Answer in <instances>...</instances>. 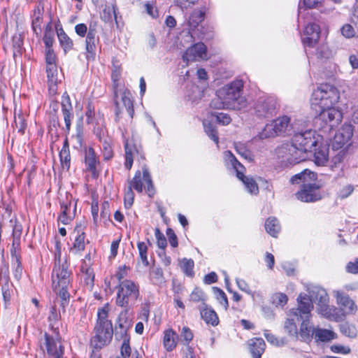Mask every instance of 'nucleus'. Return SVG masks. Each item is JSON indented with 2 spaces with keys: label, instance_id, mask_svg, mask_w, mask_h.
Masks as SVG:
<instances>
[{
  "label": "nucleus",
  "instance_id": "f257e3e1",
  "mask_svg": "<svg viewBox=\"0 0 358 358\" xmlns=\"http://www.w3.org/2000/svg\"><path fill=\"white\" fill-rule=\"evenodd\" d=\"M306 122L297 131L292 134V143H283L276 149L278 157L284 155L301 156L303 154L313 155V157H328L329 145L322 141L315 131L306 129Z\"/></svg>",
  "mask_w": 358,
  "mask_h": 358
},
{
  "label": "nucleus",
  "instance_id": "f03ea898",
  "mask_svg": "<svg viewBox=\"0 0 358 358\" xmlns=\"http://www.w3.org/2000/svg\"><path fill=\"white\" fill-rule=\"evenodd\" d=\"M304 124L302 119L292 118L288 115H282L266 124L259 134V139L273 138L277 136H290Z\"/></svg>",
  "mask_w": 358,
  "mask_h": 358
},
{
  "label": "nucleus",
  "instance_id": "7ed1b4c3",
  "mask_svg": "<svg viewBox=\"0 0 358 358\" xmlns=\"http://www.w3.org/2000/svg\"><path fill=\"white\" fill-rule=\"evenodd\" d=\"M243 82L242 80H235L225 85L217 91V96L227 109L241 110L247 106V99L243 96Z\"/></svg>",
  "mask_w": 358,
  "mask_h": 358
},
{
  "label": "nucleus",
  "instance_id": "20e7f679",
  "mask_svg": "<svg viewBox=\"0 0 358 358\" xmlns=\"http://www.w3.org/2000/svg\"><path fill=\"white\" fill-rule=\"evenodd\" d=\"M108 308L104 306L98 309L97 321L94 329V336L90 340V345L96 349H101L110 343L113 338V325L108 320Z\"/></svg>",
  "mask_w": 358,
  "mask_h": 358
},
{
  "label": "nucleus",
  "instance_id": "39448f33",
  "mask_svg": "<svg viewBox=\"0 0 358 358\" xmlns=\"http://www.w3.org/2000/svg\"><path fill=\"white\" fill-rule=\"evenodd\" d=\"M340 99L336 87L328 84H322L315 89L311 96V106L315 110L320 108H329L335 106Z\"/></svg>",
  "mask_w": 358,
  "mask_h": 358
},
{
  "label": "nucleus",
  "instance_id": "423d86ee",
  "mask_svg": "<svg viewBox=\"0 0 358 358\" xmlns=\"http://www.w3.org/2000/svg\"><path fill=\"white\" fill-rule=\"evenodd\" d=\"M115 303L122 308L130 307L139 296L138 286L130 280H124L118 284Z\"/></svg>",
  "mask_w": 358,
  "mask_h": 358
},
{
  "label": "nucleus",
  "instance_id": "0eeeda50",
  "mask_svg": "<svg viewBox=\"0 0 358 358\" xmlns=\"http://www.w3.org/2000/svg\"><path fill=\"white\" fill-rule=\"evenodd\" d=\"M39 347L44 352L46 350L50 358H63L64 347L57 338L45 332L38 340Z\"/></svg>",
  "mask_w": 358,
  "mask_h": 358
},
{
  "label": "nucleus",
  "instance_id": "6e6552de",
  "mask_svg": "<svg viewBox=\"0 0 358 358\" xmlns=\"http://www.w3.org/2000/svg\"><path fill=\"white\" fill-rule=\"evenodd\" d=\"M70 277L71 272L69 271V266L66 262H61L60 252L59 251V259L55 262L52 272V287H69L71 282Z\"/></svg>",
  "mask_w": 358,
  "mask_h": 358
},
{
  "label": "nucleus",
  "instance_id": "1a4fd4ad",
  "mask_svg": "<svg viewBox=\"0 0 358 358\" xmlns=\"http://www.w3.org/2000/svg\"><path fill=\"white\" fill-rule=\"evenodd\" d=\"M277 104V99L274 96H260L254 103V114L262 118L272 116L275 112Z\"/></svg>",
  "mask_w": 358,
  "mask_h": 358
},
{
  "label": "nucleus",
  "instance_id": "9d476101",
  "mask_svg": "<svg viewBox=\"0 0 358 358\" xmlns=\"http://www.w3.org/2000/svg\"><path fill=\"white\" fill-rule=\"evenodd\" d=\"M320 187L315 183H304L301 189L296 192V198L303 202H315L322 199L319 191Z\"/></svg>",
  "mask_w": 358,
  "mask_h": 358
},
{
  "label": "nucleus",
  "instance_id": "9b49d317",
  "mask_svg": "<svg viewBox=\"0 0 358 358\" xmlns=\"http://www.w3.org/2000/svg\"><path fill=\"white\" fill-rule=\"evenodd\" d=\"M298 307L290 310L291 313L297 317V319L310 318L311 311L313 309V302L306 294H300L297 297Z\"/></svg>",
  "mask_w": 358,
  "mask_h": 358
},
{
  "label": "nucleus",
  "instance_id": "f8f14e48",
  "mask_svg": "<svg viewBox=\"0 0 358 358\" xmlns=\"http://www.w3.org/2000/svg\"><path fill=\"white\" fill-rule=\"evenodd\" d=\"M320 27L317 24H308L301 35V41L305 47L313 48L320 39Z\"/></svg>",
  "mask_w": 358,
  "mask_h": 358
},
{
  "label": "nucleus",
  "instance_id": "ddd939ff",
  "mask_svg": "<svg viewBox=\"0 0 358 358\" xmlns=\"http://www.w3.org/2000/svg\"><path fill=\"white\" fill-rule=\"evenodd\" d=\"M352 135L353 126L350 124H344L334 136L332 148L336 150L342 148L350 142Z\"/></svg>",
  "mask_w": 358,
  "mask_h": 358
},
{
  "label": "nucleus",
  "instance_id": "4468645a",
  "mask_svg": "<svg viewBox=\"0 0 358 358\" xmlns=\"http://www.w3.org/2000/svg\"><path fill=\"white\" fill-rule=\"evenodd\" d=\"M317 111L320 112V119L328 124L330 129H332L341 121L342 114L335 108V106L329 108H317Z\"/></svg>",
  "mask_w": 358,
  "mask_h": 358
},
{
  "label": "nucleus",
  "instance_id": "2eb2a0df",
  "mask_svg": "<svg viewBox=\"0 0 358 358\" xmlns=\"http://www.w3.org/2000/svg\"><path fill=\"white\" fill-rule=\"evenodd\" d=\"M206 46L203 43H198L189 47L182 56L184 61L190 62L206 59Z\"/></svg>",
  "mask_w": 358,
  "mask_h": 358
},
{
  "label": "nucleus",
  "instance_id": "dca6fc26",
  "mask_svg": "<svg viewBox=\"0 0 358 358\" xmlns=\"http://www.w3.org/2000/svg\"><path fill=\"white\" fill-rule=\"evenodd\" d=\"M121 102L115 101L117 111L116 115L118 116L119 113H122L123 108H125L129 116L132 118L134 115V106L131 94L129 90L125 89L121 93Z\"/></svg>",
  "mask_w": 358,
  "mask_h": 358
},
{
  "label": "nucleus",
  "instance_id": "f3484780",
  "mask_svg": "<svg viewBox=\"0 0 358 358\" xmlns=\"http://www.w3.org/2000/svg\"><path fill=\"white\" fill-rule=\"evenodd\" d=\"M256 139L245 143L238 142L234 143V148L241 157H252L256 155Z\"/></svg>",
  "mask_w": 358,
  "mask_h": 358
},
{
  "label": "nucleus",
  "instance_id": "a211bd4d",
  "mask_svg": "<svg viewBox=\"0 0 358 358\" xmlns=\"http://www.w3.org/2000/svg\"><path fill=\"white\" fill-rule=\"evenodd\" d=\"M337 301L341 306L343 315L354 314L357 311V306L348 295L338 294Z\"/></svg>",
  "mask_w": 358,
  "mask_h": 358
},
{
  "label": "nucleus",
  "instance_id": "6ab92c4d",
  "mask_svg": "<svg viewBox=\"0 0 358 358\" xmlns=\"http://www.w3.org/2000/svg\"><path fill=\"white\" fill-rule=\"evenodd\" d=\"M96 30L95 29H92L91 27L87 34L86 41H85V46L87 51V59H94L96 55V41H97L95 38Z\"/></svg>",
  "mask_w": 358,
  "mask_h": 358
},
{
  "label": "nucleus",
  "instance_id": "aec40b11",
  "mask_svg": "<svg viewBox=\"0 0 358 358\" xmlns=\"http://www.w3.org/2000/svg\"><path fill=\"white\" fill-rule=\"evenodd\" d=\"M201 318L209 324L215 327L219 323V319L215 311L206 303L199 307Z\"/></svg>",
  "mask_w": 358,
  "mask_h": 358
},
{
  "label": "nucleus",
  "instance_id": "412c9836",
  "mask_svg": "<svg viewBox=\"0 0 358 358\" xmlns=\"http://www.w3.org/2000/svg\"><path fill=\"white\" fill-rule=\"evenodd\" d=\"M249 350L253 358H261L265 350V342L262 338H253L248 341Z\"/></svg>",
  "mask_w": 358,
  "mask_h": 358
},
{
  "label": "nucleus",
  "instance_id": "4be33fe9",
  "mask_svg": "<svg viewBox=\"0 0 358 358\" xmlns=\"http://www.w3.org/2000/svg\"><path fill=\"white\" fill-rule=\"evenodd\" d=\"M309 297L313 302L317 303L329 301V298L326 290L320 287L315 286L308 291Z\"/></svg>",
  "mask_w": 358,
  "mask_h": 358
},
{
  "label": "nucleus",
  "instance_id": "5701e85b",
  "mask_svg": "<svg viewBox=\"0 0 358 358\" xmlns=\"http://www.w3.org/2000/svg\"><path fill=\"white\" fill-rule=\"evenodd\" d=\"M125 157H136L142 155V147L141 143L134 139L127 140L125 142Z\"/></svg>",
  "mask_w": 358,
  "mask_h": 358
},
{
  "label": "nucleus",
  "instance_id": "b1692460",
  "mask_svg": "<svg viewBox=\"0 0 358 358\" xmlns=\"http://www.w3.org/2000/svg\"><path fill=\"white\" fill-rule=\"evenodd\" d=\"M69 287L59 286V287H52L54 292L57 295V300L59 301L62 312H65V308L69 305L70 294L68 292Z\"/></svg>",
  "mask_w": 358,
  "mask_h": 358
},
{
  "label": "nucleus",
  "instance_id": "393cba45",
  "mask_svg": "<svg viewBox=\"0 0 358 358\" xmlns=\"http://www.w3.org/2000/svg\"><path fill=\"white\" fill-rule=\"evenodd\" d=\"M163 341L166 350L171 352L176 347L178 336L173 330L168 329L164 332Z\"/></svg>",
  "mask_w": 358,
  "mask_h": 358
},
{
  "label": "nucleus",
  "instance_id": "a878e982",
  "mask_svg": "<svg viewBox=\"0 0 358 358\" xmlns=\"http://www.w3.org/2000/svg\"><path fill=\"white\" fill-rule=\"evenodd\" d=\"M55 29L57 31L58 39L59 41L61 46L63 48L64 51H67L72 48L73 47V41L71 39L67 36V34L64 32L60 24H57L55 25Z\"/></svg>",
  "mask_w": 358,
  "mask_h": 358
},
{
  "label": "nucleus",
  "instance_id": "bb28decb",
  "mask_svg": "<svg viewBox=\"0 0 358 358\" xmlns=\"http://www.w3.org/2000/svg\"><path fill=\"white\" fill-rule=\"evenodd\" d=\"M117 7L115 4L106 5L100 14L101 19L105 22L110 23L114 20L117 22Z\"/></svg>",
  "mask_w": 358,
  "mask_h": 358
},
{
  "label": "nucleus",
  "instance_id": "cd10ccee",
  "mask_svg": "<svg viewBox=\"0 0 358 358\" xmlns=\"http://www.w3.org/2000/svg\"><path fill=\"white\" fill-rule=\"evenodd\" d=\"M329 301L320 302L317 303V312L321 315L328 319H335L336 316V308L329 306Z\"/></svg>",
  "mask_w": 358,
  "mask_h": 358
},
{
  "label": "nucleus",
  "instance_id": "c85d7f7f",
  "mask_svg": "<svg viewBox=\"0 0 358 358\" xmlns=\"http://www.w3.org/2000/svg\"><path fill=\"white\" fill-rule=\"evenodd\" d=\"M301 320L303 321L300 327L299 335L303 341H306L314 336L313 332L315 331V329H314L312 325H310V318H303Z\"/></svg>",
  "mask_w": 358,
  "mask_h": 358
},
{
  "label": "nucleus",
  "instance_id": "c756f323",
  "mask_svg": "<svg viewBox=\"0 0 358 358\" xmlns=\"http://www.w3.org/2000/svg\"><path fill=\"white\" fill-rule=\"evenodd\" d=\"M144 183L143 172L141 173L139 170L135 173V176L131 180H128V187L131 189H134L139 193L143 192Z\"/></svg>",
  "mask_w": 358,
  "mask_h": 358
},
{
  "label": "nucleus",
  "instance_id": "7c9ffc66",
  "mask_svg": "<svg viewBox=\"0 0 358 358\" xmlns=\"http://www.w3.org/2000/svg\"><path fill=\"white\" fill-rule=\"evenodd\" d=\"M265 229L271 236L277 237V235L280 231L281 227L279 221L275 217H271L266 220Z\"/></svg>",
  "mask_w": 358,
  "mask_h": 358
},
{
  "label": "nucleus",
  "instance_id": "2f4dec72",
  "mask_svg": "<svg viewBox=\"0 0 358 358\" xmlns=\"http://www.w3.org/2000/svg\"><path fill=\"white\" fill-rule=\"evenodd\" d=\"M308 178L310 180H313L315 178V174L308 169H305L303 171L292 176L290 179V182L292 184H298L300 182H303V184L307 183Z\"/></svg>",
  "mask_w": 358,
  "mask_h": 358
},
{
  "label": "nucleus",
  "instance_id": "473e14b6",
  "mask_svg": "<svg viewBox=\"0 0 358 358\" xmlns=\"http://www.w3.org/2000/svg\"><path fill=\"white\" fill-rule=\"evenodd\" d=\"M313 334L317 341L322 342L329 341L334 338V333L327 329H315Z\"/></svg>",
  "mask_w": 358,
  "mask_h": 358
},
{
  "label": "nucleus",
  "instance_id": "72a5a7b5",
  "mask_svg": "<svg viewBox=\"0 0 358 358\" xmlns=\"http://www.w3.org/2000/svg\"><path fill=\"white\" fill-rule=\"evenodd\" d=\"M46 73L50 88L56 87L58 83V70L57 66L46 67Z\"/></svg>",
  "mask_w": 358,
  "mask_h": 358
},
{
  "label": "nucleus",
  "instance_id": "f704fd0d",
  "mask_svg": "<svg viewBox=\"0 0 358 358\" xmlns=\"http://www.w3.org/2000/svg\"><path fill=\"white\" fill-rule=\"evenodd\" d=\"M85 234L84 232H78L77 236L75 238V241L73 244V247L70 248V250L73 253L80 252L85 250Z\"/></svg>",
  "mask_w": 358,
  "mask_h": 358
},
{
  "label": "nucleus",
  "instance_id": "c9c22d12",
  "mask_svg": "<svg viewBox=\"0 0 358 358\" xmlns=\"http://www.w3.org/2000/svg\"><path fill=\"white\" fill-rule=\"evenodd\" d=\"M205 13L200 10H194L189 18V27L192 29L196 28L203 20Z\"/></svg>",
  "mask_w": 358,
  "mask_h": 358
},
{
  "label": "nucleus",
  "instance_id": "e433bc0d",
  "mask_svg": "<svg viewBox=\"0 0 358 358\" xmlns=\"http://www.w3.org/2000/svg\"><path fill=\"white\" fill-rule=\"evenodd\" d=\"M86 171L92 173V175L94 178H96L99 175V162L96 159V158H85L84 159Z\"/></svg>",
  "mask_w": 358,
  "mask_h": 358
},
{
  "label": "nucleus",
  "instance_id": "4c0bfd02",
  "mask_svg": "<svg viewBox=\"0 0 358 358\" xmlns=\"http://www.w3.org/2000/svg\"><path fill=\"white\" fill-rule=\"evenodd\" d=\"M143 178L145 182L144 187L145 188L146 192L150 197H152L155 194V189L153 183L151 179V176L148 170L146 168L143 169Z\"/></svg>",
  "mask_w": 358,
  "mask_h": 358
},
{
  "label": "nucleus",
  "instance_id": "58836bf2",
  "mask_svg": "<svg viewBox=\"0 0 358 358\" xmlns=\"http://www.w3.org/2000/svg\"><path fill=\"white\" fill-rule=\"evenodd\" d=\"M341 158H332V159H336L334 162H330L329 158H315L314 162L318 166H330L331 170H334L335 167H337V165L341 164Z\"/></svg>",
  "mask_w": 358,
  "mask_h": 358
},
{
  "label": "nucleus",
  "instance_id": "ea45409f",
  "mask_svg": "<svg viewBox=\"0 0 358 358\" xmlns=\"http://www.w3.org/2000/svg\"><path fill=\"white\" fill-rule=\"evenodd\" d=\"M204 131L209 138L213 140L215 143H218L219 138L217 136V131L215 127L207 121L203 122Z\"/></svg>",
  "mask_w": 358,
  "mask_h": 358
},
{
  "label": "nucleus",
  "instance_id": "a19ab883",
  "mask_svg": "<svg viewBox=\"0 0 358 358\" xmlns=\"http://www.w3.org/2000/svg\"><path fill=\"white\" fill-rule=\"evenodd\" d=\"M193 339V333L187 327H183L180 331L178 342L182 343L184 345H187Z\"/></svg>",
  "mask_w": 358,
  "mask_h": 358
},
{
  "label": "nucleus",
  "instance_id": "79ce46f5",
  "mask_svg": "<svg viewBox=\"0 0 358 358\" xmlns=\"http://www.w3.org/2000/svg\"><path fill=\"white\" fill-rule=\"evenodd\" d=\"M42 9L39 6L35 7L32 16V29L36 33V28H40L42 22Z\"/></svg>",
  "mask_w": 358,
  "mask_h": 358
},
{
  "label": "nucleus",
  "instance_id": "37998d69",
  "mask_svg": "<svg viewBox=\"0 0 358 358\" xmlns=\"http://www.w3.org/2000/svg\"><path fill=\"white\" fill-rule=\"evenodd\" d=\"M241 180L243 182L249 193L257 194L259 192L258 185L252 178L245 177Z\"/></svg>",
  "mask_w": 358,
  "mask_h": 358
},
{
  "label": "nucleus",
  "instance_id": "c03bdc74",
  "mask_svg": "<svg viewBox=\"0 0 358 358\" xmlns=\"http://www.w3.org/2000/svg\"><path fill=\"white\" fill-rule=\"evenodd\" d=\"M213 294L216 299L227 310L229 306L228 299L225 293L220 288L217 287H213Z\"/></svg>",
  "mask_w": 358,
  "mask_h": 358
},
{
  "label": "nucleus",
  "instance_id": "a18cd8bd",
  "mask_svg": "<svg viewBox=\"0 0 358 358\" xmlns=\"http://www.w3.org/2000/svg\"><path fill=\"white\" fill-rule=\"evenodd\" d=\"M230 163L236 173L237 178L239 180L244 179L246 177L244 175L245 171L244 166L237 160V158H231Z\"/></svg>",
  "mask_w": 358,
  "mask_h": 358
},
{
  "label": "nucleus",
  "instance_id": "49530a36",
  "mask_svg": "<svg viewBox=\"0 0 358 358\" xmlns=\"http://www.w3.org/2000/svg\"><path fill=\"white\" fill-rule=\"evenodd\" d=\"M48 319L50 322V327L55 331L58 328L55 327V326L57 324L59 320L60 319V314L57 313L55 306H53L50 308Z\"/></svg>",
  "mask_w": 358,
  "mask_h": 358
},
{
  "label": "nucleus",
  "instance_id": "de8ad7c7",
  "mask_svg": "<svg viewBox=\"0 0 358 358\" xmlns=\"http://www.w3.org/2000/svg\"><path fill=\"white\" fill-rule=\"evenodd\" d=\"M284 329L285 332L290 336H298V329L292 319H287L285 322Z\"/></svg>",
  "mask_w": 358,
  "mask_h": 358
},
{
  "label": "nucleus",
  "instance_id": "09e8293b",
  "mask_svg": "<svg viewBox=\"0 0 358 358\" xmlns=\"http://www.w3.org/2000/svg\"><path fill=\"white\" fill-rule=\"evenodd\" d=\"M129 325L118 324V329H116L115 336L117 340H122L124 342L127 338L130 341V336L127 334Z\"/></svg>",
  "mask_w": 358,
  "mask_h": 358
},
{
  "label": "nucleus",
  "instance_id": "8fccbe9b",
  "mask_svg": "<svg viewBox=\"0 0 358 358\" xmlns=\"http://www.w3.org/2000/svg\"><path fill=\"white\" fill-rule=\"evenodd\" d=\"M194 263L192 259L184 258L182 260V270L187 276L192 277L194 275Z\"/></svg>",
  "mask_w": 358,
  "mask_h": 358
},
{
  "label": "nucleus",
  "instance_id": "3c124183",
  "mask_svg": "<svg viewBox=\"0 0 358 358\" xmlns=\"http://www.w3.org/2000/svg\"><path fill=\"white\" fill-rule=\"evenodd\" d=\"M100 148L103 152V157H113V150L111 147V140L110 138H104L100 141Z\"/></svg>",
  "mask_w": 358,
  "mask_h": 358
},
{
  "label": "nucleus",
  "instance_id": "603ef678",
  "mask_svg": "<svg viewBox=\"0 0 358 358\" xmlns=\"http://www.w3.org/2000/svg\"><path fill=\"white\" fill-rule=\"evenodd\" d=\"M189 297L190 301L195 303L201 302L202 304L205 303V301L206 300V296L204 294V292L197 287L192 291Z\"/></svg>",
  "mask_w": 358,
  "mask_h": 358
},
{
  "label": "nucleus",
  "instance_id": "864d4df0",
  "mask_svg": "<svg viewBox=\"0 0 358 358\" xmlns=\"http://www.w3.org/2000/svg\"><path fill=\"white\" fill-rule=\"evenodd\" d=\"M264 335L267 341L273 345L282 346L286 343V341L284 338L279 340L277 337H275V335L270 333L268 330H264Z\"/></svg>",
  "mask_w": 358,
  "mask_h": 358
},
{
  "label": "nucleus",
  "instance_id": "5fc2aeb1",
  "mask_svg": "<svg viewBox=\"0 0 358 358\" xmlns=\"http://www.w3.org/2000/svg\"><path fill=\"white\" fill-rule=\"evenodd\" d=\"M137 247L139 252V256L143 264L145 266H148L149 262L147 257L148 246L144 242H138L137 244Z\"/></svg>",
  "mask_w": 358,
  "mask_h": 358
},
{
  "label": "nucleus",
  "instance_id": "6e6d98bb",
  "mask_svg": "<svg viewBox=\"0 0 358 358\" xmlns=\"http://www.w3.org/2000/svg\"><path fill=\"white\" fill-rule=\"evenodd\" d=\"M341 331L348 337L351 338H356L357 336V331L356 328L348 324H343L341 325Z\"/></svg>",
  "mask_w": 358,
  "mask_h": 358
},
{
  "label": "nucleus",
  "instance_id": "4d7b16f0",
  "mask_svg": "<svg viewBox=\"0 0 358 358\" xmlns=\"http://www.w3.org/2000/svg\"><path fill=\"white\" fill-rule=\"evenodd\" d=\"M322 0H303V5L301 2L299 4V17L302 13L303 6L307 8H316L321 3Z\"/></svg>",
  "mask_w": 358,
  "mask_h": 358
},
{
  "label": "nucleus",
  "instance_id": "13d9d810",
  "mask_svg": "<svg viewBox=\"0 0 358 358\" xmlns=\"http://www.w3.org/2000/svg\"><path fill=\"white\" fill-rule=\"evenodd\" d=\"M315 55L319 59L329 58L331 52L327 45H321L315 50Z\"/></svg>",
  "mask_w": 358,
  "mask_h": 358
},
{
  "label": "nucleus",
  "instance_id": "bf43d9fd",
  "mask_svg": "<svg viewBox=\"0 0 358 358\" xmlns=\"http://www.w3.org/2000/svg\"><path fill=\"white\" fill-rule=\"evenodd\" d=\"M45 63L46 67L57 66L56 55L54 53L52 48H45Z\"/></svg>",
  "mask_w": 358,
  "mask_h": 358
},
{
  "label": "nucleus",
  "instance_id": "052dcab7",
  "mask_svg": "<svg viewBox=\"0 0 358 358\" xmlns=\"http://www.w3.org/2000/svg\"><path fill=\"white\" fill-rule=\"evenodd\" d=\"M124 206L127 208H131L134 200V193L130 187H127L124 192Z\"/></svg>",
  "mask_w": 358,
  "mask_h": 358
},
{
  "label": "nucleus",
  "instance_id": "680f3d73",
  "mask_svg": "<svg viewBox=\"0 0 358 358\" xmlns=\"http://www.w3.org/2000/svg\"><path fill=\"white\" fill-rule=\"evenodd\" d=\"M62 112L72 111L73 107L69 94L65 92L62 96Z\"/></svg>",
  "mask_w": 358,
  "mask_h": 358
},
{
  "label": "nucleus",
  "instance_id": "e2e57ef3",
  "mask_svg": "<svg viewBox=\"0 0 358 358\" xmlns=\"http://www.w3.org/2000/svg\"><path fill=\"white\" fill-rule=\"evenodd\" d=\"M21 238H13L12 246L10 248V255L12 258L20 257L19 252L20 250Z\"/></svg>",
  "mask_w": 358,
  "mask_h": 358
},
{
  "label": "nucleus",
  "instance_id": "0e129e2a",
  "mask_svg": "<svg viewBox=\"0 0 358 358\" xmlns=\"http://www.w3.org/2000/svg\"><path fill=\"white\" fill-rule=\"evenodd\" d=\"M80 271L84 275H89L90 277H89L88 282L90 285H93L94 279V274L93 270L86 264L85 262H83L81 267H80Z\"/></svg>",
  "mask_w": 358,
  "mask_h": 358
},
{
  "label": "nucleus",
  "instance_id": "69168bd1",
  "mask_svg": "<svg viewBox=\"0 0 358 358\" xmlns=\"http://www.w3.org/2000/svg\"><path fill=\"white\" fill-rule=\"evenodd\" d=\"M64 120L65 122V127L64 130L66 133H69L71 129V121L73 119V113L72 111L62 112Z\"/></svg>",
  "mask_w": 358,
  "mask_h": 358
},
{
  "label": "nucleus",
  "instance_id": "338daca9",
  "mask_svg": "<svg viewBox=\"0 0 358 358\" xmlns=\"http://www.w3.org/2000/svg\"><path fill=\"white\" fill-rule=\"evenodd\" d=\"M10 223L14 222V224L13 226V233H12V237L13 238H21L22 233V224L17 222L16 220H13L11 219L10 220Z\"/></svg>",
  "mask_w": 358,
  "mask_h": 358
},
{
  "label": "nucleus",
  "instance_id": "774afa93",
  "mask_svg": "<svg viewBox=\"0 0 358 358\" xmlns=\"http://www.w3.org/2000/svg\"><path fill=\"white\" fill-rule=\"evenodd\" d=\"M94 132L96 134V136L99 138L100 141H102V140H104V138H109L106 134V129L103 124H97L94 128Z\"/></svg>",
  "mask_w": 358,
  "mask_h": 358
}]
</instances>
